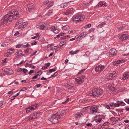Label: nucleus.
Segmentation results:
<instances>
[{
	"instance_id": "27",
	"label": "nucleus",
	"mask_w": 129,
	"mask_h": 129,
	"mask_svg": "<svg viewBox=\"0 0 129 129\" xmlns=\"http://www.w3.org/2000/svg\"><path fill=\"white\" fill-rule=\"evenodd\" d=\"M15 55H16L18 56H25L24 54L21 53H19V52H17L16 53H15Z\"/></svg>"
},
{
	"instance_id": "48",
	"label": "nucleus",
	"mask_w": 129,
	"mask_h": 129,
	"mask_svg": "<svg viewBox=\"0 0 129 129\" xmlns=\"http://www.w3.org/2000/svg\"><path fill=\"white\" fill-rule=\"evenodd\" d=\"M94 29L93 28H91L88 31L89 33H90L91 32H93L94 31Z\"/></svg>"
},
{
	"instance_id": "29",
	"label": "nucleus",
	"mask_w": 129,
	"mask_h": 129,
	"mask_svg": "<svg viewBox=\"0 0 129 129\" xmlns=\"http://www.w3.org/2000/svg\"><path fill=\"white\" fill-rule=\"evenodd\" d=\"M56 69V67L55 66L54 68L50 69L49 70V72L50 73H52L55 71Z\"/></svg>"
},
{
	"instance_id": "47",
	"label": "nucleus",
	"mask_w": 129,
	"mask_h": 129,
	"mask_svg": "<svg viewBox=\"0 0 129 129\" xmlns=\"http://www.w3.org/2000/svg\"><path fill=\"white\" fill-rule=\"evenodd\" d=\"M29 49V48H27L26 50L24 51V52L25 53L27 54L28 53Z\"/></svg>"
},
{
	"instance_id": "50",
	"label": "nucleus",
	"mask_w": 129,
	"mask_h": 129,
	"mask_svg": "<svg viewBox=\"0 0 129 129\" xmlns=\"http://www.w3.org/2000/svg\"><path fill=\"white\" fill-rule=\"evenodd\" d=\"M112 17V16H111V15H110V16H108L106 17V19L107 20H108L110 19Z\"/></svg>"
},
{
	"instance_id": "30",
	"label": "nucleus",
	"mask_w": 129,
	"mask_h": 129,
	"mask_svg": "<svg viewBox=\"0 0 129 129\" xmlns=\"http://www.w3.org/2000/svg\"><path fill=\"white\" fill-rule=\"evenodd\" d=\"M42 73V72L41 70H39L37 73H36V75L38 77V76H40Z\"/></svg>"
},
{
	"instance_id": "33",
	"label": "nucleus",
	"mask_w": 129,
	"mask_h": 129,
	"mask_svg": "<svg viewBox=\"0 0 129 129\" xmlns=\"http://www.w3.org/2000/svg\"><path fill=\"white\" fill-rule=\"evenodd\" d=\"M39 27L40 29L41 30H43L44 29V28L45 27V26L43 24H42L41 25H40V26H39Z\"/></svg>"
},
{
	"instance_id": "51",
	"label": "nucleus",
	"mask_w": 129,
	"mask_h": 129,
	"mask_svg": "<svg viewBox=\"0 0 129 129\" xmlns=\"http://www.w3.org/2000/svg\"><path fill=\"white\" fill-rule=\"evenodd\" d=\"M27 88L26 87H24L20 91V92H21V91H23L25 90L26 89H27Z\"/></svg>"
},
{
	"instance_id": "31",
	"label": "nucleus",
	"mask_w": 129,
	"mask_h": 129,
	"mask_svg": "<svg viewBox=\"0 0 129 129\" xmlns=\"http://www.w3.org/2000/svg\"><path fill=\"white\" fill-rule=\"evenodd\" d=\"M69 29V27L68 26H63L62 28V29L63 30H67L68 29Z\"/></svg>"
},
{
	"instance_id": "6",
	"label": "nucleus",
	"mask_w": 129,
	"mask_h": 129,
	"mask_svg": "<svg viewBox=\"0 0 129 129\" xmlns=\"http://www.w3.org/2000/svg\"><path fill=\"white\" fill-rule=\"evenodd\" d=\"M39 106V105L37 104H35L34 105L28 107V108L26 109V112L28 113L31 111L34 110Z\"/></svg>"
},
{
	"instance_id": "24",
	"label": "nucleus",
	"mask_w": 129,
	"mask_h": 129,
	"mask_svg": "<svg viewBox=\"0 0 129 129\" xmlns=\"http://www.w3.org/2000/svg\"><path fill=\"white\" fill-rule=\"evenodd\" d=\"M83 114L81 113H78L75 115V117L77 118H79L83 116Z\"/></svg>"
},
{
	"instance_id": "44",
	"label": "nucleus",
	"mask_w": 129,
	"mask_h": 129,
	"mask_svg": "<svg viewBox=\"0 0 129 129\" xmlns=\"http://www.w3.org/2000/svg\"><path fill=\"white\" fill-rule=\"evenodd\" d=\"M28 70L24 68L22 69V72H23L24 73H25L26 74V73L28 72Z\"/></svg>"
},
{
	"instance_id": "2",
	"label": "nucleus",
	"mask_w": 129,
	"mask_h": 129,
	"mask_svg": "<svg viewBox=\"0 0 129 129\" xmlns=\"http://www.w3.org/2000/svg\"><path fill=\"white\" fill-rule=\"evenodd\" d=\"M60 116L58 115V114H53L51 115V117L48 118V120L52 123H56L59 121L60 118Z\"/></svg>"
},
{
	"instance_id": "16",
	"label": "nucleus",
	"mask_w": 129,
	"mask_h": 129,
	"mask_svg": "<svg viewBox=\"0 0 129 129\" xmlns=\"http://www.w3.org/2000/svg\"><path fill=\"white\" fill-rule=\"evenodd\" d=\"M113 73H110L109 77H108V78H107L108 80L110 81V82H112V79H113Z\"/></svg>"
},
{
	"instance_id": "15",
	"label": "nucleus",
	"mask_w": 129,
	"mask_h": 129,
	"mask_svg": "<svg viewBox=\"0 0 129 129\" xmlns=\"http://www.w3.org/2000/svg\"><path fill=\"white\" fill-rule=\"evenodd\" d=\"M70 2H72L70 1L67 3H62L60 5V7L61 8H65L69 4V3H70Z\"/></svg>"
},
{
	"instance_id": "38",
	"label": "nucleus",
	"mask_w": 129,
	"mask_h": 129,
	"mask_svg": "<svg viewBox=\"0 0 129 129\" xmlns=\"http://www.w3.org/2000/svg\"><path fill=\"white\" fill-rule=\"evenodd\" d=\"M117 51L116 49L113 48V56H116L117 55Z\"/></svg>"
},
{
	"instance_id": "57",
	"label": "nucleus",
	"mask_w": 129,
	"mask_h": 129,
	"mask_svg": "<svg viewBox=\"0 0 129 129\" xmlns=\"http://www.w3.org/2000/svg\"><path fill=\"white\" fill-rule=\"evenodd\" d=\"M8 52H7V53H9V54H11L13 53H14V52L13 51L12 52H10V50H9V49H8Z\"/></svg>"
},
{
	"instance_id": "35",
	"label": "nucleus",
	"mask_w": 129,
	"mask_h": 129,
	"mask_svg": "<svg viewBox=\"0 0 129 129\" xmlns=\"http://www.w3.org/2000/svg\"><path fill=\"white\" fill-rule=\"evenodd\" d=\"M67 88L68 89H72L73 88V86L71 85L70 84H68Z\"/></svg>"
},
{
	"instance_id": "55",
	"label": "nucleus",
	"mask_w": 129,
	"mask_h": 129,
	"mask_svg": "<svg viewBox=\"0 0 129 129\" xmlns=\"http://www.w3.org/2000/svg\"><path fill=\"white\" fill-rule=\"evenodd\" d=\"M123 121L126 123H129V120L125 119Z\"/></svg>"
},
{
	"instance_id": "62",
	"label": "nucleus",
	"mask_w": 129,
	"mask_h": 129,
	"mask_svg": "<svg viewBox=\"0 0 129 129\" xmlns=\"http://www.w3.org/2000/svg\"><path fill=\"white\" fill-rule=\"evenodd\" d=\"M25 120H30L31 119V118H29V116L28 117H27L25 119Z\"/></svg>"
},
{
	"instance_id": "7",
	"label": "nucleus",
	"mask_w": 129,
	"mask_h": 129,
	"mask_svg": "<svg viewBox=\"0 0 129 129\" xmlns=\"http://www.w3.org/2000/svg\"><path fill=\"white\" fill-rule=\"evenodd\" d=\"M126 104L122 101H117L116 103H113V106L115 107L119 106H123L126 105Z\"/></svg>"
},
{
	"instance_id": "22",
	"label": "nucleus",
	"mask_w": 129,
	"mask_h": 129,
	"mask_svg": "<svg viewBox=\"0 0 129 129\" xmlns=\"http://www.w3.org/2000/svg\"><path fill=\"white\" fill-rule=\"evenodd\" d=\"M37 117V115L35 114H32L29 116V118H31V120L35 119Z\"/></svg>"
},
{
	"instance_id": "64",
	"label": "nucleus",
	"mask_w": 129,
	"mask_h": 129,
	"mask_svg": "<svg viewBox=\"0 0 129 129\" xmlns=\"http://www.w3.org/2000/svg\"><path fill=\"white\" fill-rule=\"evenodd\" d=\"M41 85V84H38L36 85V86L37 88H39Z\"/></svg>"
},
{
	"instance_id": "8",
	"label": "nucleus",
	"mask_w": 129,
	"mask_h": 129,
	"mask_svg": "<svg viewBox=\"0 0 129 129\" xmlns=\"http://www.w3.org/2000/svg\"><path fill=\"white\" fill-rule=\"evenodd\" d=\"M104 65H100L96 66L95 68V70L96 72H100L105 68Z\"/></svg>"
},
{
	"instance_id": "26",
	"label": "nucleus",
	"mask_w": 129,
	"mask_h": 129,
	"mask_svg": "<svg viewBox=\"0 0 129 129\" xmlns=\"http://www.w3.org/2000/svg\"><path fill=\"white\" fill-rule=\"evenodd\" d=\"M108 89L112 91V92L113 91V85L112 84H109L108 86Z\"/></svg>"
},
{
	"instance_id": "9",
	"label": "nucleus",
	"mask_w": 129,
	"mask_h": 129,
	"mask_svg": "<svg viewBox=\"0 0 129 129\" xmlns=\"http://www.w3.org/2000/svg\"><path fill=\"white\" fill-rule=\"evenodd\" d=\"M3 70L6 72L7 74L10 75H11L13 73L12 70L11 69H7L6 68H3L2 69Z\"/></svg>"
},
{
	"instance_id": "39",
	"label": "nucleus",
	"mask_w": 129,
	"mask_h": 129,
	"mask_svg": "<svg viewBox=\"0 0 129 129\" xmlns=\"http://www.w3.org/2000/svg\"><path fill=\"white\" fill-rule=\"evenodd\" d=\"M102 120V119L101 118H99L96 119H95V121L96 123H98L101 121Z\"/></svg>"
},
{
	"instance_id": "5",
	"label": "nucleus",
	"mask_w": 129,
	"mask_h": 129,
	"mask_svg": "<svg viewBox=\"0 0 129 129\" xmlns=\"http://www.w3.org/2000/svg\"><path fill=\"white\" fill-rule=\"evenodd\" d=\"M85 79V77L82 75L81 77L76 78L75 80V83L76 84L82 83Z\"/></svg>"
},
{
	"instance_id": "25",
	"label": "nucleus",
	"mask_w": 129,
	"mask_h": 129,
	"mask_svg": "<svg viewBox=\"0 0 129 129\" xmlns=\"http://www.w3.org/2000/svg\"><path fill=\"white\" fill-rule=\"evenodd\" d=\"M53 11L52 10H49L47 13L45 15H47L48 16H50L52 13Z\"/></svg>"
},
{
	"instance_id": "1",
	"label": "nucleus",
	"mask_w": 129,
	"mask_h": 129,
	"mask_svg": "<svg viewBox=\"0 0 129 129\" xmlns=\"http://www.w3.org/2000/svg\"><path fill=\"white\" fill-rule=\"evenodd\" d=\"M19 14L17 10H13L11 13L6 15L4 17L2 18L0 21V23L1 25L6 24L8 22L15 20L18 17Z\"/></svg>"
},
{
	"instance_id": "46",
	"label": "nucleus",
	"mask_w": 129,
	"mask_h": 129,
	"mask_svg": "<svg viewBox=\"0 0 129 129\" xmlns=\"http://www.w3.org/2000/svg\"><path fill=\"white\" fill-rule=\"evenodd\" d=\"M22 46V45L21 44H19L17 45L16 46V47L17 48H20V47Z\"/></svg>"
},
{
	"instance_id": "58",
	"label": "nucleus",
	"mask_w": 129,
	"mask_h": 129,
	"mask_svg": "<svg viewBox=\"0 0 129 129\" xmlns=\"http://www.w3.org/2000/svg\"><path fill=\"white\" fill-rule=\"evenodd\" d=\"M34 72V71L33 70H30L29 72V74L30 75L31 74Z\"/></svg>"
},
{
	"instance_id": "12",
	"label": "nucleus",
	"mask_w": 129,
	"mask_h": 129,
	"mask_svg": "<svg viewBox=\"0 0 129 129\" xmlns=\"http://www.w3.org/2000/svg\"><path fill=\"white\" fill-rule=\"evenodd\" d=\"M28 9L29 11L32 12L35 9V7L33 4H28L27 5Z\"/></svg>"
},
{
	"instance_id": "56",
	"label": "nucleus",
	"mask_w": 129,
	"mask_h": 129,
	"mask_svg": "<svg viewBox=\"0 0 129 129\" xmlns=\"http://www.w3.org/2000/svg\"><path fill=\"white\" fill-rule=\"evenodd\" d=\"M51 29L52 30H54L56 28V27H55V26H52L51 27Z\"/></svg>"
},
{
	"instance_id": "60",
	"label": "nucleus",
	"mask_w": 129,
	"mask_h": 129,
	"mask_svg": "<svg viewBox=\"0 0 129 129\" xmlns=\"http://www.w3.org/2000/svg\"><path fill=\"white\" fill-rule=\"evenodd\" d=\"M58 46H55L54 47H53L52 48H53L54 49H55V50H56V49H60V48H58V47H57V48H56V47Z\"/></svg>"
},
{
	"instance_id": "4",
	"label": "nucleus",
	"mask_w": 129,
	"mask_h": 129,
	"mask_svg": "<svg viewBox=\"0 0 129 129\" xmlns=\"http://www.w3.org/2000/svg\"><path fill=\"white\" fill-rule=\"evenodd\" d=\"M84 16L78 14L74 16L72 18V20L74 22H78L83 20Z\"/></svg>"
},
{
	"instance_id": "10",
	"label": "nucleus",
	"mask_w": 129,
	"mask_h": 129,
	"mask_svg": "<svg viewBox=\"0 0 129 129\" xmlns=\"http://www.w3.org/2000/svg\"><path fill=\"white\" fill-rule=\"evenodd\" d=\"M90 110L92 114H95L97 113L98 108L95 106H93L91 107Z\"/></svg>"
},
{
	"instance_id": "61",
	"label": "nucleus",
	"mask_w": 129,
	"mask_h": 129,
	"mask_svg": "<svg viewBox=\"0 0 129 129\" xmlns=\"http://www.w3.org/2000/svg\"><path fill=\"white\" fill-rule=\"evenodd\" d=\"M109 123V122H108L105 123L103 124V126H105L106 125H108Z\"/></svg>"
},
{
	"instance_id": "36",
	"label": "nucleus",
	"mask_w": 129,
	"mask_h": 129,
	"mask_svg": "<svg viewBox=\"0 0 129 129\" xmlns=\"http://www.w3.org/2000/svg\"><path fill=\"white\" fill-rule=\"evenodd\" d=\"M125 60L124 59H122L121 60H118L117 61V62L119 63V64L121 63H123L125 62Z\"/></svg>"
},
{
	"instance_id": "34",
	"label": "nucleus",
	"mask_w": 129,
	"mask_h": 129,
	"mask_svg": "<svg viewBox=\"0 0 129 129\" xmlns=\"http://www.w3.org/2000/svg\"><path fill=\"white\" fill-rule=\"evenodd\" d=\"M52 31L55 34H57L59 32V30L57 29L56 28L54 30H52Z\"/></svg>"
},
{
	"instance_id": "21",
	"label": "nucleus",
	"mask_w": 129,
	"mask_h": 129,
	"mask_svg": "<svg viewBox=\"0 0 129 129\" xmlns=\"http://www.w3.org/2000/svg\"><path fill=\"white\" fill-rule=\"evenodd\" d=\"M113 50V48H112L109 51L108 53L107 54V55L108 56L110 57H112L113 56V54L112 53V51Z\"/></svg>"
},
{
	"instance_id": "45",
	"label": "nucleus",
	"mask_w": 129,
	"mask_h": 129,
	"mask_svg": "<svg viewBox=\"0 0 129 129\" xmlns=\"http://www.w3.org/2000/svg\"><path fill=\"white\" fill-rule=\"evenodd\" d=\"M49 0H46L44 1V5H46L49 3Z\"/></svg>"
},
{
	"instance_id": "14",
	"label": "nucleus",
	"mask_w": 129,
	"mask_h": 129,
	"mask_svg": "<svg viewBox=\"0 0 129 129\" xmlns=\"http://www.w3.org/2000/svg\"><path fill=\"white\" fill-rule=\"evenodd\" d=\"M125 24H123L122 26H121L120 28L118 29V31L120 32L126 29V28H125Z\"/></svg>"
},
{
	"instance_id": "37",
	"label": "nucleus",
	"mask_w": 129,
	"mask_h": 129,
	"mask_svg": "<svg viewBox=\"0 0 129 129\" xmlns=\"http://www.w3.org/2000/svg\"><path fill=\"white\" fill-rule=\"evenodd\" d=\"M113 93H114V94H116L119 92V90H115V88L113 87Z\"/></svg>"
},
{
	"instance_id": "32",
	"label": "nucleus",
	"mask_w": 129,
	"mask_h": 129,
	"mask_svg": "<svg viewBox=\"0 0 129 129\" xmlns=\"http://www.w3.org/2000/svg\"><path fill=\"white\" fill-rule=\"evenodd\" d=\"M106 24L104 22H103L101 24H99L98 25V27L99 28H101L104 25H105Z\"/></svg>"
},
{
	"instance_id": "18",
	"label": "nucleus",
	"mask_w": 129,
	"mask_h": 129,
	"mask_svg": "<svg viewBox=\"0 0 129 129\" xmlns=\"http://www.w3.org/2000/svg\"><path fill=\"white\" fill-rule=\"evenodd\" d=\"M129 37L126 34L122 35L121 36V39L122 40H126Z\"/></svg>"
},
{
	"instance_id": "19",
	"label": "nucleus",
	"mask_w": 129,
	"mask_h": 129,
	"mask_svg": "<svg viewBox=\"0 0 129 129\" xmlns=\"http://www.w3.org/2000/svg\"><path fill=\"white\" fill-rule=\"evenodd\" d=\"M73 9L72 8L69 9L66 12L65 14L66 15H68L69 14H71L73 12Z\"/></svg>"
},
{
	"instance_id": "54",
	"label": "nucleus",
	"mask_w": 129,
	"mask_h": 129,
	"mask_svg": "<svg viewBox=\"0 0 129 129\" xmlns=\"http://www.w3.org/2000/svg\"><path fill=\"white\" fill-rule=\"evenodd\" d=\"M30 46V44L29 43H27L26 45H24L23 46L24 48H25L29 46Z\"/></svg>"
},
{
	"instance_id": "43",
	"label": "nucleus",
	"mask_w": 129,
	"mask_h": 129,
	"mask_svg": "<svg viewBox=\"0 0 129 129\" xmlns=\"http://www.w3.org/2000/svg\"><path fill=\"white\" fill-rule=\"evenodd\" d=\"M91 26V24H88L85 26L84 28L85 29H87L88 28H89Z\"/></svg>"
},
{
	"instance_id": "63",
	"label": "nucleus",
	"mask_w": 129,
	"mask_h": 129,
	"mask_svg": "<svg viewBox=\"0 0 129 129\" xmlns=\"http://www.w3.org/2000/svg\"><path fill=\"white\" fill-rule=\"evenodd\" d=\"M31 44L32 45H36L37 44V41H35L34 42H32L31 43Z\"/></svg>"
},
{
	"instance_id": "59",
	"label": "nucleus",
	"mask_w": 129,
	"mask_h": 129,
	"mask_svg": "<svg viewBox=\"0 0 129 129\" xmlns=\"http://www.w3.org/2000/svg\"><path fill=\"white\" fill-rule=\"evenodd\" d=\"M86 126H89L91 127L92 126V124L91 123H87L86 124Z\"/></svg>"
},
{
	"instance_id": "20",
	"label": "nucleus",
	"mask_w": 129,
	"mask_h": 129,
	"mask_svg": "<svg viewBox=\"0 0 129 129\" xmlns=\"http://www.w3.org/2000/svg\"><path fill=\"white\" fill-rule=\"evenodd\" d=\"M25 24V23H23L22 25H19L18 28L19 30H21L24 29L26 26Z\"/></svg>"
},
{
	"instance_id": "40",
	"label": "nucleus",
	"mask_w": 129,
	"mask_h": 129,
	"mask_svg": "<svg viewBox=\"0 0 129 129\" xmlns=\"http://www.w3.org/2000/svg\"><path fill=\"white\" fill-rule=\"evenodd\" d=\"M86 70L84 68L83 69H82L80 70V71L78 73V74H80L81 73H82L83 72Z\"/></svg>"
},
{
	"instance_id": "53",
	"label": "nucleus",
	"mask_w": 129,
	"mask_h": 129,
	"mask_svg": "<svg viewBox=\"0 0 129 129\" xmlns=\"http://www.w3.org/2000/svg\"><path fill=\"white\" fill-rule=\"evenodd\" d=\"M17 71L19 72H22V69L21 68H19V69H17Z\"/></svg>"
},
{
	"instance_id": "13",
	"label": "nucleus",
	"mask_w": 129,
	"mask_h": 129,
	"mask_svg": "<svg viewBox=\"0 0 129 129\" xmlns=\"http://www.w3.org/2000/svg\"><path fill=\"white\" fill-rule=\"evenodd\" d=\"M87 34V33L86 32H84L81 33L78 37L79 39H81L83 37H85Z\"/></svg>"
},
{
	"instance_id": "28",
	"label": "nucleus",
	"mask_w": 129,
	"mask_h": 129,
	"mask_svg": "<svg viewBox=\"0 0 129 129\" xmlns=\"http://www.w3.org/2000/svg\"><path fill=\"white\" fill-rule=\"evenodd\" d=\"M23 21V19H20L18 21V22L17 23L15 26H16V25H17L21 23H22Z\"/></svg>"
},
{
	"instance_id": "23",
	"label": "nucleus",
	"mask_w": 129,
	"mask_h": 129,
	"mask_svg": "<svg viewBox=\"0 0 129 129\" xmlns=\"http://www.w3.org/2000/svg\"><path fill=\"white\" fill-rule=\"evenodd\" d=\"M54 1H52L51 2H50L49 5H47V8L48 9L50 8V7L52 6L54 4Z\"/></svg>"
},
{
	"instance_id": "49",
	"label": "nucleus",
	"mask_w": 129,
	"mask_h": 129,
	"mask_svg": "<svg viewBox=\"0 0 129 129\" xmlns=\"http://www.w3.org/2000/svg\"><path fill=\"white\" fill-rule=\"evenodd\" d=\"M124 100L128 104H129V99H124Z\"/></svg>"
},
{
	"instance_id": "42",
	"label": "nucleus",
	"mask_w": 129,
	"mask_h": 129,
	"mask_svg": "<svg viewBox=\"0 0 129 129\" xmlns=\"http://www.w3.org/2000/svg\"><path fill=\"white\" fill-rule=\"evenodd\" d=\"M66 42L65 41H62L60 42V44H61V47H62V46L66 44Z\"/></svg>"
},
{
	"instance_id": "3",
	"label": "nucleus",
	"mask_w": 129,
	"mask_h": 129,
	"mask_svg": "<svg viewBox=\"0 0 129 129\" xmlns=\"http://www.w3.org/2000/svg\"><path fill=\"white\" fill-rule=\"evenodd\" d=\"M103 93V91L102 90L99 89H94L90 92V95L93 96H100L102 95Z\"/></svg>"
},
{
	"instance_id": "41",
	"label": "nucleus",
	"mask_w": 129,
	"mask_h": 129,
	"mask_svg": "<svg viewBox=\"0 0 129 129\" xmlns=\"http://www.w3.org/2000/svg\"><path fill=\"white\" fill-rule=\"evenodd\" d=\"M11 56V55L9 54V53H5L4 54V56L6 57H9L10 56Z\"/></svg>"
},
{
	"instance_id": "17",
	"label": "nucleus",
	"mask_w": 129,
	"mask_h": 129,
	"mask_svg": "<svg viewBox=\"0 0 129 129\" xmlns=\"http://www.w3.org/2000/svg\"><path fill=\"white\" fill-rule=\"evenodd\" d=\"M105 3L104 1H100L97 5V6L98 7H100L102 6H105Z\"/></svg>"
},
{
	"instance_id": "11",
	"label": "nucleus",
	"mask_w": 129,
	"mask_h": 129,
	"mask_svg": "<svg viewBox=\"0 0 129 129\" xmlns=\"http://www.w3.org/2000/svg\"><path fill=\"white\" fill-rule=\"evenodd\" d=\"M122 78L123 80L129 79V72H125L123 74Z\"/></svg>"
},
{
	"instance_id": "52",
	"label": "nucleus",
	"mask_w": 129,
	"mask_h": 129,
	"mask_svg": "<svg viewBox=\"0 0 129 129\" xmlns=\"http://www.w3.org/2000/svg\"><path fill=\"white\" fill-rule=\"evenodd\" d=\"M119 64V63L117 61L113 62V65L117 66Z\"/></svg>"
}]
</instances>
